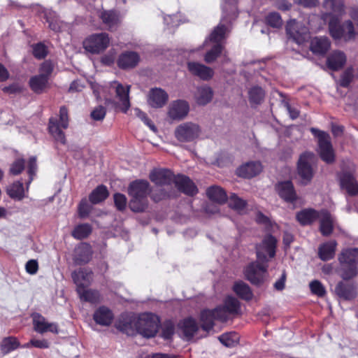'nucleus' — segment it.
Masks as SVG:
<instances>
[{"instance_id": "nucleus-32", "label": "nucleus", "mask_w": 358, "mask_h": 358, "mask_svg": "<svg viewBox=\"0 0 358 358\" xmlns=\"http://www.w3.org/2000/svg\"><path fill=\"white\" fill-rule=\"evenodd\" d=\"M330 48V42L327 37H315L310 42V50L313 53L324 55Z\"/></svg>"}, {"instance_id": "nucleus-18", "label": "nucleus", "mask_w": 358, "mask_h": 358, "mask_svg": "<svg viewBox=\"0 0 358 358\" xmlns=\"http://www.w3.org/2000/svg\"><path fill=\"white\" fill-rule=\"evenodd\" d=\"M33 324L34 330L39 334H44L48 331L54 334L58 333L57 324L48 322L45 317L38 313L33 315Z\"/></svg>"}, {"instance_id": "nucleus-8", "label": "nucleus", "mask_w": 358, "mask_h": 358, "mask_svg": "<svg viewBox=\"0 0 358 358\" xmlns=\"http://www.w3.org/2000/svg\"><path fill=\"white\" fill-rule=\"evenodd\" d=\"M278 240L271 234L264 236L261 243L256 244L257 259L262 263H268L275 256Z\"/></svg>"}, {"instance_id": "nucleus-9", "label": "nucleus", "mask_w": 358, "mask_h": 358, "mask_svg": "<svg viewBox=\"0 0 358 358\" xmlns=\"http://www.w3.org/2000/svg\"><path fill=\"white\" fill-rule=\"evenodd\" d=\"M329 29L334 39L343 38L345 41H348L354 39L356 35L354 24L350 20L340 24L337 18L333 17L329 22Z\"/></svg>"}, {"instance_id": "nucleus-31", "label": "nucleus", "mask_w": 358, "mask_h": 358, "mask_svg": "<svg viewBox=\"0 0 358 358\" xmlns=\"http://www.w3.org/2000/svg\"><path fill=\"white\" fill-rule=\"evenodd\" d=\"M345 62V55L341 51H335L328 57L327 64L329 69L337 71L343 68Z\"/></svg>"}, {"instance_id": "nucleus-33", "label": "nucleus", "mask_w": 358, "mask_h": 358, "mask_svg": "<svg viewBox=\"0 0 358 358\" xmlns=\"http://www.w3.org/2000/svg\"><path fill=\"white\" fill-rule=\"evenodd\" d=\"M337 243L335 241H329L321 245L318 249L319 257L322 261H327L334 258Z\"/></svg>"}, {"instance_id": "nucleus-6", "label": "nucleus", "mask_w": 358, "mask_h": 358, "mask_svg": "<svg viewBox=\"0 0 358 358\" xmlns=\"http://www.w3.org/2000/svg\"><path fill=\"white\" fill-rule=\"evenodd\" d=\"M69 127L68 110L65 106H62L59 110V119L51 117L49 120L48 129L50 134L57 143L62 145L66 143L64 133L61 128L66 129Z\"/></svg>"}, {"instance_id": "nucleus-36", "label": "nucleus", "mask_w": 358, "mask_h": 358, "mask_svg": "<svg viewBox=\"0 0 358 358\" xmlns=\"http://www.w3.org/2000/svg\"><path fill=\"white\" fill-rule=\"evenodd\" d=\"M77 292L82 301L91 303H97L101 301L100 293L94 289H86L83 288H77Z\"/></svg>"}, {"instance_id": "nucleus-43", "label": "nucleus", "mask_w": 358, "mask_h": 358, "mask_svg": "<svg viewBox=\"0 0 358 358\" xmlns=\"http://www.w3.org/2000/svg\"><path fill=\"white\" fill-rule=\"evenodd\" d=\"M20 346V342L15 337L8 336L4 338L0 345V349L3 355L10 353Z\"/></svg>"}, {"instance_id": "nucleus-49", "label": "nucleus", "mask_w": 358, "mask_h": 358, "mask_svg": "<svg viewBox=\"0 0 358 358\" xmlns=\"http://www.w3.org/2000/svg\"><path fill=\"white\" fill-rule=\"evenodd\" d=\"M222 17L226 16L229 20H235L238 16L237 8L234 0H229L222 6Z\"/></svg>"}, {"instance_id": "nucleus-62", "label": "nucleus", "mask_w": 358, "mask_h": 358, "mask_svg": "<svg viewBox=\"0 0 358 358\" xmlns=\"http://www.w3.org/2000/svg\"><path fill=\"white\" fill-rule=\"evenodd\" d=\"M106 114V108L102 106H99L91 112V117L94 120L100 121L104 119Z\"/></svg>"}, {"instance_id": "nucleus-28", "label": "nucleus", "mask_w": 358, "mask_h": 358, "mask_svg": "<svg viewBox=\"0 0 358 358\" xmlns=\"http://www.w3.org/2000/svg\"><path fill=\"white\" fill-rule=\"evenodd\" d=\"M74 283L77 288H83L87 287L92 280V273L85 269H80L78 271H73L71 274Z\"/></svg>"}, {"instance_id": "nucleus-17", "label": "nucleus", "mask_w": 358, "mask_h": 358, "mask_svg": "<svg viewBox=\"0 0 358 358\" xmlns=\"http://www.w3.org/2000/svg\"><path fill=\"white\" fill-rule=\"evenodd\" d=\"M341 188L346 190L350 196L358 194V182L353 173L348 171H343L340 176Z\"/></svg>"}, {"instance_id": "nucleus-34", "label": "nucleus", "mask_w": 358, "mask_h": 358, "mask_svg": "<svg viewBox=\"0 0 358 358\" xmlns=\"http://www.w3.org/2000/svg\"><path fill=\"white\" fill-rule=\"evenodd\" d=\"M213 96V90L207 85L199 87L195 93L196 103L199 105L202 106L206 105L209 103L212 100Z\"/></svg>"}, {"instance_id": "nucleus-2", "label": "nucleus", "mask_w": 358, "mask_h": 358, "mask_svg": "<svg viewBox=\"0 0 358 358\" xmlns=\"http://www.w3.org/2000/svg\"><path fill=\"white\" fill-rule=\"evenodd\" d=\"M231 21L227 19L226 16L222 17L220 24L213 29L208 38L204 41V46L210 47L204 56L206 63L214 62L222 52L224 41L230 31L229 24Z\"/></svg>"}, {"instance_id": "nucleus-47", "label": "nucleus", "mask_w": 358, "mask_h": 358, "mask_svg": "<svg viewBox=\"0 0 358 358\" xmlns=\"http://www.w3.org/2000/svg\"><path fill=\"white\" fill-rule=\"evenodd\" d=\"M44 17L46 19V22L49 24V27L52 30L55 31H61L63 27V23L59 20L56 13L54 11L45 10Z\"/></svg>"}, {"instance_id": "nucleus-56", "label": "nucleus", "mask_w": 358, "mask_h": 358, "mask_svg": "<svg viewBox=\"0 0 358 358\" xmlns=\"http://www.w3.org/2000/svg\"><path fill=\"white\" fill-rule=\"evenodd\" d=\"M309 287L311 292L319 297H322L326 294V289L324 285L317 280H313L310 282Z\"/></svg>"}, {"instance_id": "nucleus-27", "label": "nucleus", "mask_w": 358, "mask_h": 358, "mask_svg": "<svg viewBox=\"0 0 358 358\" xmlns=\"http://www.w3.org/2000/svg\"><path fill=\"white\" fill-rule=\"evenodd\" d=\"M93 319L96 324L107 327L112 323L113 314L109 308L105 306H101L95 310L93 315Z\"/></svg>"}, {"instance_id": "nucleus-55", "label": "nucleus", "mask_w": 358, "mask_h": 358, "mask_svg": "<svg viewBox=\"0 0 358 358\" xmlns=\"http://www.w3.org/2000/svg\"><path fill=\"white\" fill-rule=\"evenodd\" d=\"M175 331L174 324L171 320H166L162 324L161 336L168 340L171 338Z\"/></svg>"}, {"instance_id": "nucleus-26", "label": "nucleus", "mask_w": 358, "mask_h": 358, "mask_svg": "<svg viewBox=\"0 0 358 358\" xmlns=\"http://www.w3.org/2000/svg\"><path fill=\"white\" fill-rule=\"evenodd\" d=\"M320 220V230L323 236L330 235L334 229V218L326 210L320 212L318 217Z\"/></svg>"}, {"instance_id": "nucleus-30", "label": "nucleus", "mask_w": 358, "mask_h": 358, "mask_svg": "<svg viewBox=\"0 0 358 358\" xmlns=\"http://www.w3.org/2000/svg\"><path fill=\"white\" fill-rule=\"evenodd\" d=\"M178 326L184 336L188 340L192 338L199 329L196 320L192 317L183 320Z\"/></svg>"}, {"instance_id": "nucleus-24", "label": "nucleus", "mask_w": 358, "mask_h": 358, "mask_svg": "<svg viewBox=\"0 0 358 358\" xmlns=\"http://www.w3.org/2000/svg\"><path fill=\"white\" fill-rule=\"evenodd\" d=\"M262 170V164L259 162H250L237 169V174L243 178H250L258 175Z\"/></svg>"}, {"instance_id": "nucleus-23", "label": "nucleus", "mask_w": 358, "mask_h": 358, "mask_svg": "<svg viewBox=\"0 0 358 358\" xmlns=\"http://www.w3.org/2000/svg\"><path fill=\"white\" fill-rule=\"evenodd\" d=\"M169 99L168 94L161 88H154L150 91L148 103L152 108L163 107Z\"/></svg>"}, {"instance_id": "nucleus-1", "label": "nucleus", "mask_w": 358, "mask_h": 358, "mask_svg": "<svg viewBox=\"0 0 358 358\" xmlns=\"http://www.w3.org/2000/svg\"><path fill=\"white\" fill-rule=\"evenodd\" d=\"M150 179L158 186H168L172 182L175 184L178 191L194 196L198 192V189L189 178L183 176H174L169 169H155L150 174Z\"/></svg>"}, {"instance_id": "nucleus-11", "label": "nucleus", "mask_w": 358, "mask_h": 358, "mask_svg": "<svg viewBox=\"0 0 358 358\" xmlns=\"http://www.w3.org/2000/svg\"><path fill=\"white\" fill-rule=\"evenodd\" d=\"M201 134L199 124L187 122L178 125L175 129V137L180 142H192L196 139Z\"/></svg>"}, {"instance_id": "nucleus-22", "label": "nucleus", "mask_w": 358, "mask_h": 358, "mask_svg": "<svg viewBox=\"0 0 358 358\" xmlns=\"http://www.w3.org/2000/svg\"><path fill=\"white\" fill-rule=\"evenodd\" d=\"M111 87L115 90L116 97L119 99V101L121 103L122 111L124 113H127L130 107L129 98L130 86L127 85L124 87L117 82H113L111 84Z\"/></svg>"}, {"instance_id": "nucleus-35", "label": "nucleus", "mask_w": 358, "mask_h": 358, "mask_svg": "<svg viewBox=\"0 0 358 358\" xmlns=\"http://www.w3.org/2000/svg\"><path fill=\"white\" fill-rule=\"evenodd\" d=\"M265 91L259 86H253L248 90V99L252 107L260 105L264 100Z\"/></svg>"}, {"instance_id": "nucleus-61", "label": "nucleus", "mask_w": 358, "mask_h": 358, "mask_svg": "<svg viewBox=\"0 0 358 358\" xmlns=\"http://www.w3.org/2000/svg\"><path fill=\"white\" fill-rule=\"evenodd\" d=\"M113 197L115 205L117 210L120 211L124 210L127 206L126 196L122 194L116 193L114 194Z\"/></svg>"}, {"instance_id": "nucleus-29", "label": "nucleus", "mask_w": 358, "mask_h": 358, "mask_svg": "<svg viewBox=\"0 0 358 358\" xmlns=\"http://www.w3.org/2000/svg\"><path fill=\"white\" fill-rule=\"evenodd\" d=\"M336 294L341 299L351 300L356 297L357 292L355 287L350 284L339 282L335 287Z\"/></svg>"}, {"instance_id": "nucleus-13", "label": "nucleus", "mask_w": 358, "mask_h": 358, "mask_svg": "<svg viewBox=\"0 0 358 358\" xmlns=\"http://www.w3.org/2000/svg\"><path fill=\"white\" fill-rule=\"evenodd\" d=\"M110 39L106 33L95 34L90 36L83 41V47L93 54L104 51L108 46Z\"/></svg>"}, {"instance_id": "nucleus-40", "label": "nucleus", "mask_w": 358, "mask_h": 358, "mask_svg": "<svg viewBox=\"0 0 358 358\" xmlns=\"http://www.w3.org/2000/svg\"><path fill=\"white\" fill-rule=\"evenodd\" d=\"M208 198L216 203H224L227 200L225 191L217 186H212L207 189Z\"/></svg>"}, {"instance_id": "nucleus-42", "label": "nucleus", "mask_w": 358, "mask_h": 358, "mask_svg": "<svg viewBox=\"0 0 358 358\" xmlns=\"http://www.w3.org/2000/svg\"><path fill=\"white\" fill-rule=\"evenodd\" d=\"M234 291L240 298L246 301L251 300L253 296L250 287L243 281L236 282L234 284Z\"/></svg>"}, {"instance_id": "nucleus-64", "label": "nucleus", "mask_w": 358, "mask_h": 358, "mask_svg": "<svg viewBox=\"0 0 358 358\" xmlns=\"http://www.w3.org/2000/svg\"><path fill=\"white\" fill-rule=\"evenodd\" d=\"M26 271L31 274H36L38 269V264L36 260L31 259L29 260L25 265Z\"/></svg>"}, {"instance_id": "nucleus-45", "label": "nucleus", "mask_w": 358, "mask_h": 358, "mask_svg": "<svg viewBox=\"0 0 358 358\" xmlns=\"http://www.w3.org/2000/svg\"><path fill=\"white\" fill-rule=\"evenodd\" d=\"M344 0H325L324 6L333 15H341L344 11Z\"/></svg>"}, {"instance_id": "nucleus-58", "label": "nucleus", "mask_w": 358, "mask_h": 358, "mask_svg": "<svg viewBox=\"0 0 358 358\" xmlns=\"http://www.w3.org/2000/svg\"><path fill=\"white\" fill-rule=\"evenodd\" d=\"M34 56L39 59H43L48 54L47 47L43 43H38L32 45Z\"/></svg>"}, {"instance_id": "nucleus-59", "label": "nucleus", "mask_w": 358, "mask_h": 358, "mask_svg": "<svg viewBox=\"0 0 358 358\" xmlns=\"http://www.w3.org/2000/svg\"><path fill=\"white\" fill-rule=\"evenodd\" d=\"M25 161L17 159L10 165V173L14 176L19 175L24 169Z\"/></svg>"}, {"instance_id": "nucleus-15", "label": "nucleus", "mask_w": 358, "mask_h": 358, "mask_svg": "<svg viewBox=\"0 0 358 358\" xmlns=\"http://www.w3.org/2000/svg\"><path fill=\"white\" fill-rule=\"evenodd\" d=\"M189 111V106L187 101L178 99L172 101L168 110V117L171 120L180 121L184 119Z\"/></svg>"}, {"instance_id": "nucleus-39", "label": "nucleus", "mask_w": 358, "mask_h": 358, "mask_svg": "<svg viewBox=\"0 0 358 358\" xmlns=\"http://www.w3.org/2000/svg\"><path fill=\"white\" fill-rule=\"evenodd\" d=\"M108 195L107 187L103 185H100L91 192L89 199L92 204H97L106 200Z\"/></svg>"}, {"instance_id": "nucleus-19", "label": "nucleus", "mask_w": 358, "mask_h": 358, "mask_svg": "<svg viewBox=\"0 0 358 358\" xmlns=\"http://www.w3.org/2000/svg\"><path fill=\"white\" fill-rule=\"evenodd\" d=\"M140 62L139 55L134 51H125L121 53L117 59L118 66L124 70L135 68Z\"/></svg>"}, {"instance_id": "nucleus-51", "label": "nucleus", "mask_w": 358, "mask_h": 358, "mask_svg": "<svg viewBox=\"0 0 358 358\" xmlns=\"http://www.w3.org/2000/svg\"><path fill=\"white\" fill-rule=\"evenodd\" d=\"M229 206L231 208L240 212L245 208L246 201L238 197L236 194H231L229 198Z\"/></svg>"}, {"instance_id": "nucleus-53", "label": "nucleus", "mask_w": 358, "mask_h": 358, "mask_svg": "<svg viewBox=\"0 0 358 358\" xmlns=\"http://www.w3.org/2000/svg\"><path fill=\"white\" fill-rule=\"evenodd\" d=\"M37 171L36 157L33 156L31 157L28 162L27 173L29 175V180L26 182L27 189H29V185L32 182L34 176Z\"/></svg>"}, {"instance_id": "nucleus-38", "label": "nucleus", "mask_w": 358, "mask_h": 358, "mask_svg": "<svg viewBox=\"0 0 358 358\" xmlns=\"http://www.w3.org/2000/svg\"><path fill=\"white\" fill-rule=\"evenodd\" d=\"M48 79L42 75H36L29 80V86L32 91L36 94L42 93L47 87Z\"/></svg>"}, {"instance_id": "nucleus-20", "label": "nucleus", "mask_w": 358, "mask_h": 358, "mask_svg": "<svg viewBox=\"0 0 358 358\" xmlns=\"http://www.w3.org/2000/svg\"><path fill=\"white\" fill-rule=\"evenodd\" d=\"M92 250L90 244L80 243L74 250L73 261L77 265H83L90 262L92 258Z\"/></svg>"}, {"instance_id": "nucleus-48", "label": "nucleus", "mask_w": 358, "mask_h": 358, "mask_svg": "<svg viewBox=\"0 0 358 358\" xmlns=\"http://www.w3.org/2000/svg\"><path fill=\"white\" fill-rule=\"evenodd\" d=\"M218 339L224 346L233 348L238 343L239 336L236 332H229L220 335Z\"/></svg>"}, {"instance_id": "nucleus-54", "label": "nucleus", "mask_w": 358, "mask_h": 358, "mask_svg": "<svg viewBox=\"0 0 358 358\" xmlns=\"http://www.w3.org/2000/svg\"><path fill=\"white\" fill-rule=\"evenodd\" d=\"M224 307L229 313H237L240 308V303L236 298L228 296L224 301Z\"/></svg>"}, {"instance_id": "nucleus-5", "label": "nucleus", "mask_w": 358, "mask_h": 358, "mask_svg": "<svg viewBox=\"0 0 358 358\" xmlns=\"http://www.w3.org/2000/svg\"><path fill=\"white\" fill-rule=\"evenodd\" d=\"M159 318L157 315L145 313L138 316L135 323L136 331L143 337H154L159 329Z\"/></svg>"}, {"instance_id": "nucleus-21", "label": "nucleus", "mask_w": 358, "mask_h": 358, "mask_svg": "<svg viewBox=\"0 0 358 358\" xmlns=\"http://www.w3.org/2000/svg\"><path fill=\"white\" fill-rule=\"evenodd\" d=\"M187 68L192 75L197 76L203 80H210L214 75L213 69L198 62H188Z\"/></svg>"}, {"instance_id": "nucleus-7", "label": "nucleus", "mask_w": 358, "mask_h": 358, "mask_svg": "<svg viewBox=\"0 0 358 358\" xmlns=\"http://www.w3.org/2000/svg\"><path fill=\"white\" fill-rule=\"evenodd\" d=\"M310 131L318 138L317 152L320 158L327 164L333 163L335 160V153L329 135L315 128H311Z\"/></svg>"}, {"instance_id": "nucleus-37", "label": "nucleus", "mask_w": 358, "mask_h": 358, "mask_svg": "<svg viewBox=\"0 0 358 358\" xmlns=\"http://www.w3.org/2000/svg\"><path fill=\"white\" fill-rule=\"evenodd\" d=\"M320 212L313 209H305L296 214V219L302 225L311 224L318 218Z\"/></svg>"}, {"instance_id": "nucleus-41", "label": "nucleus", "mask_w": 358, "mask_h": 358, "mask_svg": "<svg viewBox=\"0 0 358 358\" xmlns=\"http://www.w3.org/2000/svg\"><path fill=\"white\" fill-rule=\"evenodd\" d=\"M215 316L213 310H203L201 313L200 321L201 328L206 331L212 329L214 326Z\"/></svg>"}, {"instance_id": "nucleus-25", "label": "nucleus", "mask_w": 358, "mask_h": 358, "mask_svg": "<svg viewBox=\"0 0 358 358\" xmlns=\"http://www.w3.org/2000/svg\"><path fill=\"white\" fill-rule=\"evenodd\" d=\"M280 196L287 202H294L297 196L291 181L279 182L276 187Z\"/></svg>"}, {"instance_id": "nucleus-44", "label": "nucleus", "mask_w": 358, "mask_h": 358, "mask_svg": "<svg viewBox=\"0 0 358 358\" xmlns=\"http://www.w3.org/2000/svg\"><path fill=\"white\" fill-rule=\"evenodd\" d=\"M100 17L103 23L109 29H113L119 22L118 15L113 10H104L101 12Z\"/></svg>"}, {"instance_id": "nucleus-46", "label": "nucleus", "mask_w": 358, "mask_h": 358, "mask_svg": "<svg viewBox=\"0 0 358 358\" xmlns=\"http://www.w3.org/2000/svg\"><path fill=\"white\" fill-rule=\"evenodd\" d=\"M7 193L12 199L22 200L24 197L23 182L21 181L15 182L8 188Z\"/></svg>"}, {"instance_id": "nucleus-3", "label": "nucleus", "mask_w": 358, "mask_h": 358, "mask_svg": "<svg viewBox=\"0 0 358 358\" xmlns=\"http://www.w3.org/2000/svg\"><path fill=\"white\" fill-rule=\"evenodd\" d=\"M150 192V184L145 180H136L130 183L128 194L131 196L129 208L134 212H143L148 206V195Z\"/></svg>"}, {"instance_id": "nucleus-57", "label": "nucleus", "mask_w": 358, "mask_h": 358, "mask_svg": "<svg viewBox=\"0 0 358 358\" xmlns=\"http://www.w3.org/2000/svg\"><path fill=\"white\" fill-rule=\"evenodd\" d=\"M172 194L170 192H166L164 188L159 187L156 189H154L151 192V199L155 202H159L162 200H164L166 198L171 196Z\"/></svg>"}, {"instance_id": "nucleus-16", "label": "nucleus", "mask_w": 358, "mask_h": 358, "mask_svg": "<svg viewBox=\"0 0 358 358\" xmlns=\"http://www.w3.org/2000/svg\"><path fill=\"white\" fill-rule=\"evenodd\" d=\"M136 320L137 318L129 314H122L115 322V327L127 335H133L136 331Z\"/></svg>"}, {"instance_id": "nucleus-52", "label": "nucleus", "mask_w": 358, "mask_h": 358, "mask_svg": "<svg viewBox=\"0 0 358 358\" xmlns=\"http://www.w3.org/2000/svg\"><path fill=\"white\" fill-rule=\"evenodd\" d=\"M266 22L273 28H280L282 25L281 16L278 13L271 12L266 17Z\"/></svg>"}, {"instance_id": "nucleus-12", "label": "nucleus", "mask_w": 358, "mask_h": 358, "mask_svg": "<svg viewBox=\"0 0 358 358\" xmlns=\"http://www.w3.org/2000/svg\"><path fill=\"white\" fill-rule=\"evenodd\" d=\"M268 263L257 261L250 264L244 270L246 279L252 284L259 285L263 282L267 272Z\"/></svg>"}, {"instance_id": "nucleus-63", "label": "nucleus", "mask_w": 358, "mask_h": 358, "mask_svg": "<svg viewBox=\"0 0 358 358\" xmlns=\"http://www.w3.org/2000/svg\"><path fill=\"white\" fill-rule=\"evenodd\" d=\"M53 71V65L50 61L44 62L39 69V74L45 76L49 80V77Z\"/></svg>"}, {"instance_id": "nucleus-10", "label": "nucleus", "mask_w": 358, "mask_h": 358, "mask_svg": "<svg viewBox=\"0 0 358 358\" xmlns=\"http://www.w3.org/2000/svg\"><path fill=\"white\" fill-rule=\"evenodd\" d=\"M316 161V157L314 153L306 152L303 153L298 162V173L301 178L302 183L306 185L309 182L313 176V164Z\"/></svg>"}, {"instance_id": "nucleus-50", "label": "nucleus", "mask_w": 358, "mask_h": 358, "mask_svg": "<svg viewBox=\"0 0 358 358\" xmlns=\"http://www.w3.org/2000/svg\"><path fill=\"white\" fill-rule=\"evenodd\" d=\"M92 232V227L89 224H81L77 225L73 230L72 236L76 239L81 240L87 238Z\"/></svg>"}, {"instance_id": "nucleus-60", "label": "nucleus", "mask_w": 358, "mask_h": 358, "mask_svg": "<svg viewBox=\"0 0 358 358\" xmlns=\"http://www.w3.org/2000/svg\"><path fill=\"white\" fill-rule=\"evenodd\" d=\"M215 320L226 322L228 320L229 312L224 306H219L213 310Z\"/></svg>"}, {"instance_id": "nucleus-4", "label": "nucleus", "mask_w": 358, "mask_h": 358, "mask_svg": "<svg viewBox=\"0 0 358 358\" xmlns=\"http://www.w3.org/2000/svg\"><path fill=\"white\" fill-rule=\"evenodd\" d=\"M338 273L343 280H350L358 275V248H347L338 256Z\"/></svg>"}, {"instance_id": "nucleus-14", "label": "nucleus", "mask_w": 358, "mask_h": 358, "mask_svg": "<svg viewBox=\"0 0 358 358\" xmlns=\"http://www.w3.org/2000/svg\"><path fill=\"white\" fill-rule=\"evenodd\" d=\"M286 33L297 44H301L309 38L308 27L296 20H291L286 25Z\"/></svg>"}]
</instances>
